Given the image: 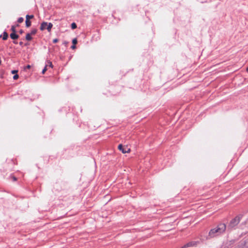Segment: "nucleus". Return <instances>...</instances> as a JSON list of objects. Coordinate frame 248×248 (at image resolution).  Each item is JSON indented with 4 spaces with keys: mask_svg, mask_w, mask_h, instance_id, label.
<instances>
[{
    "mask_svg": "<svg viewBox=\"0 0 248 248\" xmlns=\"http://www.w3.org/2000/svg\"><path fill=\"white\" fill-rule=\"evenodd\" d=\"M226 229V225L224 223H220L216 228L211 229L209 232L207 239L213 238L219 234L224 232Z\"/></svg>",
    "mask_w": 248,
    "mask_h": 248,
    "instance_id": "1",
    "label": "nucleus"
},
{
    "mask_svg": "<svg viewBox=\"0 0 248 248\" xmlns=\"http://www.w3.org/2000/svg\"><path fill=\"white\" fill-rule=\"evenodd\" d=\"M240 217L236 216L234 218L232 219L228 225L227 228L228 230H231L235 227L240 221Z\"/></svg>",
    "mask_w": 248,
    "mask_h": 248,
    "instance_id": "2",
    "label": "nucleus"
},
{
    "mask_svg": "<svg viewBox=\"0 0 248 248\" xmlns=\"http://www.w3.org/2000/svg\"><path fill=\"white\" fill-rule=\"evenodd\" d=\"M200 243V241H191L187 243L186 244H185L183 247H182L181 248H191V247H196Z\"/></svg>",
    "mask_w": 248,
    "mask_h": 248,
    "instance_id": "3",
    "label": "nucleus"
},
{
    "mask_svg": "<svg viewBox=\"0 0 248 248\" xmlns=\"http://www.w3.org/2000/svg\"><path fill=\"white\" fill-rule=\"evenodd\" d=\"M237 248H248V238L240 241Z\"/></svg>",
    "mask_w": 248,
    "mask_h": 248,
    "instance_id": "4",
    "label": "nucleus"
},
{
    "mask_svg": "<svg viewBox=\"0 0 248 248\" xmlns=\"http://www.w3.org/2000/svg\"><path fill=\"white\" fill-rule=\"evenodd\" d=\"M118 148V149L121 151L123 154H125L126 153H130L131 151L130 149L128 147L127 145L124 147V146L121 144L119 145Z\"/></svg>",
    "mask_w": 248,
    "mask_h": 248,
    "instance_id": "5",
    "label": "nucleus"
},
{
    "mask_svg": "<svg viewBox=\"0 0 248 248\" xmlns=\"http://www.w3.org/2000/svg\"><path fill=\"white\" fill-rule=\"evenodd\" d=\"M11 38L14 40L17 39L19 38V35L16 34V32L11 33L10 34Z\"/></svg>",
    "mask_w": 248,
    "mask_h": 248,
    "instance_id": "6",
    "label": "nucleus"
},
{
    "mask_svg": "<svg viewBox=\"0 0 248 248\" xmlns=\"http://www.w3.org/2000/svg\"><path fill=\"white\" fill-rule=\"evenodd\" d=\"M47 25V23L46 22H43L40 26V29L41 31H44L45 29H46Z\"/></svg>",
    "mask_w": 248,
    "mask_h": 248,
    "instance_id": "7",
    "label": "nucleus"
},
{
    "mask_svg": "<svg viewBox=\"0 0 248 248\" xmlns=\"http://www.w3.org/2000/svg\"><path fill=\"white\" fill-rule=\"evenodd\" d=\"M31 35H32L30 33H28L26 36V38H25L26 40L28 41H31L32 39V37H31Z\"/></svg>",
    "mask_w": 248,
    "mask_h": 248,
    "instance_id": "8",
    "label": "nucleus"
},
{
    "mask_svg": "<svg viewBox=\"0 0 248 248\" xmlns=\"http://www.w3.org/2000/svg\"><path fill=\"white\" fill-rule=\"evenodd\" d=\"M53 27V24L51 23H47V28L46 29L48 31L50 32L51 31V30Z\"/></svg>",
    "mask_w": 248,
    "mask_h": 248,
    "instance_id": "9",
    "label": "nucleus"
},
{
    "mask_svg": "<svg viewBox=\"0 0 248 248\" xmlns=\"http://www.w3.org/2000/svg\"><path fill=\"white\" fill-rule=\"evenodd\" d=\"M8 38V34L7 32L6 31H4L3 32V36H2V39L3 40H6L7 39V38Z\"/></svg>",
    "mask_w": 248,
    "mask_h": 248,
    "instance_id": "10",
    "label": "nucleus"
},
{
    "mask_svg": "<svg viewBox=\"0 0 248 248\" xmlns=\"http://www.w3.org/2000/svg\"><path fill=\"white\" fill-rule=\"evenodd\" d=\"M25 23H26V27L27 28H29L30 27H31V21L30 20H27V19H26Z\"/></svg>",
    "mask_w": 248,
    "mask_h": 248,
    "instance_id": "11",
    "label": "nucleus"
},
{
    "mask_svg": "<svg viewBox=\"0 0 248 248\" xmlns=\"http://www.w3.org/2000/svg\"><path fill=\"white\" fill-rule=\"evenodd\" d=\"M33 17H34V16L33 15H27L26 16V19L30 20L31 19H32Z\"/></svg>",
    "mask_w": 248,
    "mask_h": 248,
    "instance_id": "12",
    "label": "nucleus"
},
{
    "mask_svg": "<svg viewBox=\"0 0 248 248\" xmlns=\"http://www.w3.org/2000/svg\"><path fill=\"white\" fill-rule=\"evenodd\" d=\"M37 30L35 29H32L30 33L32 35H35L37 32Z\"/></svg>",
    "mask_w": 248,
    "mask_h": 248,
    "instance_id": "13",
    "label": "nucleus"
},
{
    "mask_svg": "<svg viewBox=\"0 0 248 248\" xmlns=\"http://www.w3.org/2000/svg\"><path fill=\"white\" fill-rule=\"evenodd\" d=\"M77 28V24L75 22H73L71 24V28L73 30H74V29H76Z\"/></svg>",
    "mask_w": 248,
    "mask_h": 248,
    "instance_id": "14",
    "label": "nucleus"
},
{
    "mask_svg": "<svg viewBox=\"0 0 248 248\" xmlns=\"http://www.w3.org/2000/svg\"><path fill=\"white\" fill-rule=\"evenodd\" d=\"M11 30L12 31V33L16 32V26H12L11 27Z\"/></svg>",
    "mask_w": 248,
    "mask_h": 248,
    "instance_id": "15",
    "label": "nucleus"
},
{
    "mask_svg": "<svg viewBox=\"0 0 248 248\" xmlns=\"http://www.w3.org/2000/svg\"><path fill=\"white\" fill-rule=\"evenodd\" d=\"M23 20H24V19L23 17H19L17 20V22L19 23H21L23 22Z\"/></svg>",
    "mask_w": 248,
    "mask_h": 248,
    "instance_id": "16",
    "label": "nucleus"
},
{
    "mask_svg": "<svg viewBox=\"0 0 248 248\" xmlns=\"http://www.w3.org/2000/svg\"><path fill=\"white\" fill-rule=\"evenodd\" d=\"M73 45H76L78 43V40L77 38H74L72 40Z\"/></svg>",
    "mask_w": 248,
    "mask_h": 248,
    "instance_id": "17",
    "label": "nucleus"
},
{
    "mask_svg": "<svg viewBox=\"0 0 248 248\" xmlns=\"http://www.w3.org/2000/svg\"><path fill=\"white\" fill-rule=\"evenodd\" d=\"M46 67H47V65H46L45 68L42 70V73L43 74H44L45 73V72H46V71L47 70V68Z\"/></svg>",
    "mask_w": 248,
    "mask_h": 248,
    "instance_id": "18",
    "label": "nucleus"
},
{
    "mask_svg": "<svg viewBox=\"0 0 248 248\" xmlns=\"http://www.w3.org/2000/svg\"><path fill=\"white\" fill-rule=\"evenodd\" d=\"M18 77H19L18 75L17 74H16L13 76V79L14 80H16V79H18Z\"/></svg>",
    "mask_w": 248,
    "mask_h": 248,
    "instance_id": "19",
    "label": "nucleus"
},
{
    "mask_svg": "<svg viewBox=\"0 0 248 248\" xmlns=\"http://www.w3.org/2000/svg\"><path fill=\"white\" fill-rule=\"evenodd\" d=\"M18 72V71L17 70H12V73L13 74H17V73Z\"/></svg>",
    "mask_w": 248,
    "mask_h": 248,
    "instance_id": "20",
    "label": "nucleus"
},
{
    "mask_svg": "<svg viewBox=\"0 0 248 248\" xmlns=\"http://www.w3.org/2000/svg\"><path fill=\"white\" fill-rule=\"evenodd\" d=\"M48 63L49 64V67H51V68H53V64L52 63V62L50 61H48Z\"/></svg>",
    "mask_w": 248,
    "mask_h": 248,
    "instance_id": "21",
    "label": "nucleus"
},
{
    "mask_svg": "<svg viewBox=\"0 0 248 248\" xmlns=\"http://www.w3.org/2000/svg\"><path fill=\"white\" fill-rule=\"evenodd\" d=\"M58 41H59V40L57 38H56V39H53V42L54 43H56L58 42Z\"/></svg>",
    "mask_w": 248,
    "mask_h": 248,
    "instance_id": "22",
    "label": "nucleus"
},
{
    "mask_svg": "<svg viewBox=\"0 0 248 248\" xmlns=\"http://www.w3.org/2000/svg\"><path fill=\"white\" fill-rule=\"evenodd\" d=\"M71 48L72 49H75L76 48V45H73Z\"/></svg>",
    "mask_w": 248,
    "mask_h": 248,
    "instance_id": "23",
    "label": "nucleus"
},
{
    "mask_svg": "<svg viewBox=\"0 0 248 248\" xmlns=\"http://www.w3.org/2000/svg\"><path fill=\"white\" fill-rule=\"evenodd\" d=\"M12 178L13 181H16L17 180V178L15 176H13L12 177Z\"/></svg>",
    "mask_w": 248,
    "mask_h": 248,
    "instance_id": "24",
    "label": "nucleus"
},
{
    "mask_svg": "<svg viewBox=\"0 0 248 248\" xmlns=\"http://www.w3.org/2000/svg\"><path fill=\"white\" fill-rule=\"evenodd\" d=\"M19 32L20 33V34H22L24 33V31L23 30H20L19 31Z\"/></svg>",
    "mask_w": 248,
    "mask_h": 248,
    "instance_id": "25",
    "label": "nucleus"
},
{
    "mask_svg": "<svg viewBox=\"0 0 248 248\" xmlns=\"http://www.w3.org/2000/svg\"><path fill=\"white\" fill-rule=\"evenodd\" d=\"M31 67V65H27L26 67V68L27 69H30Z\"/></svg>",
    "mask_w": 248,
    "mask_h": 248,
    "instance_id": "26",
    "label": "nucleus"
},
{
    "mask_svg": "<svg viewBox=\"0 0 248 248\" xmlns=\"http://www.w3.org/2000/svg\"><path fill=\"white\" fill-rule=\"evenodd\" d=\"M23 44V42L21 41L19 43V44L20 46H22Z\"/></svg>",
    "mask_w": 248,
    "mask_h": 248,
    "instance_id": "27",
    "label": "nucleus"
},
{
    "mask_svg": "<svg viewBox=\"0 0 248 248\" xmlns=\"http://www.w3.org/2000/svg\"><path fill=\"white\" fill-rule=\"evenodd\" d=\"M13 43H14V44H17V41H15V40H14Z\"/></svg>",
    "mask_w": 248,
    "mask_h": 248,
    "instance_id": "28",
    "label": "nucleus"
},
{
    "mask_svg": "<svg viewBox=\"0 0 248 248\" xmlns=\"http://www.w3.org/2000/svg\"><path fill=\"white\" fill-rule=\"evenodd\" d=\"M246 71L248 73V67L247 68Z\"/></svg>",
    "mask_w": 248,
    "mask_h": 248,
    "instance_id": "29",
    "label": "nucleus"
},
{
    "mask_svg": "<svg viewBox=\"0 0 248 248\" xmlns=\"http://www.w3.org/2000/svg\"><path fill=\"white\" fill-rule=\"evenodd\" d=\"M28 45V43L25 44L26 46H27Z\"/></svg>",
    "mask_w": 248,
    "mask_h": 248,
    "instance_id": "30",
    "label": "nucleus"
},
{
    "mask_svg": "<svg viewBox=\"0 0 248 248\" xmlns=\"http://www.w3.org/2000/svg\"><path fill=\"white\" fill-rule=\"evenodd\" d=\"M16 26H17V27H18V26H19V25H18V24H17V25H16Z\"/></svg>",
    "mask_w": 248,
    "mask_h": 248,
    "instance_id": "31",
    "label": "nucleus"
},
{
    "mask_svg": "<svg viewBox=\"0 0 248 248\" xmlns=\"http://www.w3.org/2000/svg\"><path fill=\"white\" fill-rule=\"evenodd\" d=\"M2 37V35H0V38Z\"/></svg>",
    "mask_w": 248,
    "mask_h": 248,
    "instance_id": "32",
    "label": "nucleus"
}]
</instances>
